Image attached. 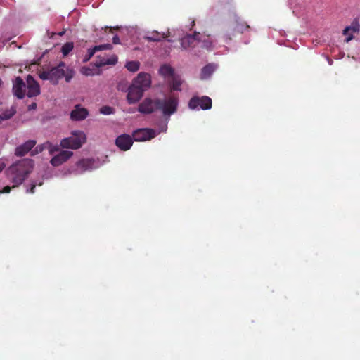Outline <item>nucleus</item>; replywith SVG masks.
<instances>
[{"label": "nucleus", "instance_id": "nucleus-1", "mask_svg": "<svg viewBox=\"0 0 360 360\" xmlns=\"http://www.w3.org/2000/svg\"><path fill=\"white\" fill-rule=\"evenodd\" d=\"M178 99L174 97L168 98L153 100L145 98L140 103L138 110L142 114H150L155 110H160L165 116H170L176 111Z\"/></svg>", "mask_w": 360, "mask_h": 360}, {"label": "nucleus", "instance_id": "nucleus-2", "mask_svg": "<svg viewBox=\"0 0 360 360\" xmlns=\"http://www.w3.org/2000/svg\"><path fill=\"white\" fill-rule=\"evenodd\" d=\"M75 72L66 68L65 63L60 62L56 67L49 71H42L39 76L43 80H49L51 84L56 85L60 79L65 77L67 82H70L73 77Z\"/></svg>", "mask_w": 360, "mask_h": 360}, {"label": "nucleus", "instance_id": "nucleus-3", "mask_svg": "<svg viewBox=\"0 0 360 360\" xmlns=\"http://www.w3.org/2000/svg\"><path fill=\"white\" fill-rule=\"evenodd\" d=\"M34 162L30 158H24L12 164L6 170L12 180H25L33 171Z\"/></svg>", "mask_w": 360, "mask_h": 360}, {"label": "nucleus", "instance_id": "nucleus-4", "mask_svg": "<svg viewBox=\"0 0 360 360\" xmlns=\"http://www.w3.org/2000/svg\"><path fill=\"white\" fill-rule=\"evenodd\" d=\"M86 137L82 131H74L72 136L61 140L60 146L63 148L77 150L86 142Z\"/></svg>", "mask_w": 360, "mask_h": 360}, {"label": "nucleus", "instance_id": "nucleus-5", "mask_svg": "<svg viewBox=\"0 0 360 360\" xmlns=\"http://www.w3.org/2000/svg\"><path fill=\"white\" fill-rule=\"evenodd\" d=\"M102 163L98 158H83L77 161L72 167L71 172L82 174L92 171L101 166Z\"/></svg>", "mask_w": 360, "mask_h": 360}, {"label": "nucleus", "instance_id": "nucleus-6", "mask_svg": "<svg viewBox=\"0 0 360 360\" xmlns=\"http://www.w3.org/2000/svg\"><path fill=\"white\" fill-rule=\"evenodd\" d=\"M188 108L193 110H209L212 108V99L206 96H193L188 102Z\"/></svg>", "mask_w": 360, "mask_h": 360}, {"label": "nucleus", "instance_id": "nucleus-7", "mask_svg": "<svg viewBox=\"0 0 360 360\" xmlns=\"http://www.w3.org/2000/svg\"><path fill=\"white\" fill-rule=\"evenodd\" d=\"M156 131L152 129L141 128L133 131L132 138L134 141H146L155 138Z\"/></svg>", "mask_w": 360, "mask_h": 360}, {"label": "nucleus", "instance_id": "nucleus-8", "mask_svg": "<svg viewBox=\"0 0 360 360\" xmlns=\"http://www.w3.org/2000/svg\"><path fill=\"white\" fill-rule=\"evenodd\" d=\"M150 75L145 72H140L137 77L134 79L132 82V84L136 87H139L143 91L150 87Z\"/></svg>", "mask_w": 360, "mask_h": 360}, {"label": "nucleus", "instance_id": "nucleus-9", "mask_svg": "<svg viewBox=\"0 0 360 360\" xmlns=\"http://www.w3.org/2000/svg\"><path fill=\"white\" fill-rule=\"evenodd\" d=\"M127 100L129 104L137 103L143 96V91L134 84H131L127 89Z\"/></svg>", "mask_w": 360, "mask_h": 360}, {"label": "nucleus", "instance_id": "nucleus-10", "mask_svg": "<svg viewBox=\"0 0 360 360\" xmlns=\"http://www.w3.org/2000/svg\"><path fill=\"white\" fill-rule=\"evenodd\" d=\"M27 89V82L25 83L20 77H17L13 81V94L19 99L25 97Z\"/></svg>", "mask_w": 360, "mask_h": 360}, {"label": "nucleus", "instance_id": "nucleus-11", "mask_svg": "<svg viewBox=\"0 0 360 360\" xmlns=\"http://www.w3.org/2000/svg\"><path fill=\"white\" fill-rule=\"evenodd\" d=\"M133 138L129 134H121L115 140L116 146L123 151L128 150L133 144Z\"/></svg>", "mask_w": 360, "mask_h": 360}, {"label": "nucleus", "instance_id": "nucleus-12", "mask_svg": "<svg viewBox=\"0 0 360 360\" xmlns=\"http://www.w3.org/2000/svg\"><path fill=\"white\" fill-rule=\"evenodd\" d=\"M37 141L35 140H28L22 144L17 146L15 149V155L17 157H22L27 155L29 152L31 153L32 149L36 145Z\"/></svg>", "mask_w": 360, "mask_h": 360}, {"label": "nucleus", "instance_id": "nucleus-13", "mask_svg": "<svg viewBox=\"0 0 360 360\" xmlns=\"http://www.w3.org/2000/svg\"><path fill=\"white\" fill-rule=\"evenodd\" d=\"M200 33L198 32H195L193 34H186L185 37H182L180 40L181 41V47L183 50H186L190 47L193 46V43L195 41H200L201 39L199 37Z\"/></svg>", "mask_w": 360, "mask_h": 360}, {"label": "nucleus", "instance_id": "nucleus-14", "mask_svg": "<svg viewBox=\"0 0 360 360\" xmlns=\"http://www.w3.org/2000/svg\"><path fill=\"white\" fill-rule=\"evenodd\" d=\"M27 96L30 98L38 96L40 94L39 85L32 76L27 77Z\"/></svg>", "mask_w": 360, "mask_h": 360}, {"label": "nucleus", "instance_id": "nucleus-15", "mask_svg": "<svg viewBox=\"0 0 360 360\" xmlns=\"http://www.w3.org/2000/svg\"><path fill=\"white\" fill-rule=\"evenodd\" d=\"M89 115L88 110L82 107L78 104L75 106V108L70 112V118L74 121H81L84 120Z\"/></svg>", "mask_w": 360, "mask_h": 360}, {"label": "nucleus", "instance_id": "nucleus-16", "mask_svg": "<svg viewBox=\"0 0 360 360\" xmlns=\"http://www.w3.org/2000/svg\"><path fill=\"white\" fill-rule=\"evenodd\" d=\"M72 155V151L62 150L51 158L50 163L54 167L59 166L70 159Z\"/></svg>", "mask_w": 360, "mask_h": 360}, {"label": "nucleus", "instance_id": "nucleus-17", "mask_svg": "<svg viewBox=\"0 0 360 360\" xmlns=\"http://www.w3.org/2000/svg\"><path fill=\"white\" fill-rule=\"evenodd\" d=\"M169 32L167 34L161 33L156 30L152 32H148L146 35L143 36V39L147 41H161L163 39L167 38L169 36Z\"/></svg>", "mask_w": 360, "mask_h": 360}, {"label": "nucleus", "instance_id": "nucleus-18", "mask_svg": "<svg viewBox=\"0 0 360 360\" xmlns=\"http://www.w3.org/2000/svg\"><path fill=\"white\" fill-rule=\"evenodd\" d=\"M217 66L214 63H209L205 67H203L200 72V79H207L210 78L212 73L217 69Z\"/></svg>", "mask_w": 360, "mask_h": 360}, {"label": "nucleus", "instance_id": "nucleus-19", "mask_svg": "<svg viewBox=\"0 0 360 360\" xmlns=\"http://www.w3.org/2000/svg\"><path fill=\"white\" fill-rule=\"evenodd\" d=\"M159 73L164 77H173L174 75V70L169 65H162L159 70Z\"/></svg>", "mask_w": 360, "mask_h": 360}, {"label": "nucleus", "instance_id": "nucleus-20", "mask_svg": "<svg viewBox=\"0 0 360 360\" xmlns=\"http://www.w3.org/2000/svg\"><path fill=\"white\" fill-rule=\"evenodd\" d=\"M16 113L15 108L12 106L9 109H6L0 114L1 120H7L11 119Z\"/></svg>", "mask_w": 360, "mask_h": 360}, {"label": "nucleus", "instance_id": "nucleus-21", "mask_svg": "<svg viewBox=\"0 0 360 360\" xmlns=\"http://www.w3.org/2000/svg\"><path fill=\"white\" fill-rule=\"evenodd\" d=\"M360 25L356 20H354L351 25L346 27L343 30V34L347 35V32H359Z\"/></svg>", "mask_w": 360, "mask_h": 360}, {"label": "nucleus", "instance_id": "nucleus-22", "mask_svg": "<svg viewBox=\"0 0 360 360\" xmlns=\"http://www.w3.org/2000/svg\"><path fill=\"white\" fill-rule=\"evenodd\" d=\"M127 69L132 72H135L139 70L140 67V63L138 61H129L125 65Z\"/></svg>", "mask_w": 360, "mask_h": 360}, {"label": "nucleus", "instance_id": "nucleus-23", "mask_svg": "<svg viewBox=\"0 0 360 360\" xmlns=\"http://www.w3.org/2000/svg\"><path fill=\"white\" fill-rule=\"evenodd\" d=\"M47 146H48V141H46L42 144L38 145L31 151L30 155L34 156L37 154L41 153L45 149H47Z\"/></svg>", "mask_w": 360, "mask_h": 360}, {"label": "nucleus", "instance_id": "nucleus-24", "mask_svg": "<svg viewBox=\"0 0 360 360\" xmlns=\"http://www.w3.org/2000/svg\"><path fill=\"white\" fill-rule=\"evenodd\" d=\"M117 62V58L116 56H112L110 58H106L101 60L98 64V66H102L105 65H115Z\"/></svg>", "mask_w": 360, "mask_h": 360}, {"label": "nucleus", "instance_id": "nucleus-25", "mask_svg": "<svg viewBox=\"0 0 360 360\" xmlns=\"http://www.w3.org/2000/svg\"><path fill=\"white\" fill-rule=\"evenodd\" d=\"M73 47V43H65L61 48V52L64 56H67L72 50Z\"/></svg>", "mask_w": 360, "mask_h": 360}, {"label": "nucleus", "instance_id": "nucleus-26", "mask_svg": "<svg viewBox=\"0 0 360 360\" xmlns=\"http://www.w3.org/2000/svg\"><path fill=\"white\" fill-rule=\"evenodd\" d=\"M181 85V80L176 77L174 75L172 77V88L173 90L176 91H180V86Z\"/></svg>", "mask_w": 360, "mask_h": 360}, {"label": "nucleus", "instance_id": "nucleus-27", "mask_svg": "<svg viewBox=\"0 0 360 360\" xmlns=\"http://www.w3.org/2000/svg\"><path fill=\"white\" fill-rule=\"evenodd\" d=\"M99 111L103 115H109L114 113L115 109L110 106L105 105L101 108Z\"/></svg>", "mask_w": 360, "mask_h": 360}, {"label": "nucleus", "instance_id": "nucleus-28", "mask_svg": "<svg viewBox=\"0 0 360 360\" xmlns=\"http://www.w3.org/2000/svg\"><path fill=\"white\" fill-rule=\"evenodd\" d=\"M47 149L51 155H53L54 153L60 150V147L58 146H53L51 143L48 141Z\"/></svg>", "mask_w": 360, "mask_h": 360}, {"label": "nucleus", "instance_id": "nucleus-29", "mask_svg": "<svg viewBox=\"0 0 360 360\" xmlns=\"http://www.w3.org/2000/svg\"><path fill=\"white\" fill-rule=\"evenodd\" d=\"M202 44V47L204 48V49H208V50H210L212 47V42L209 40V39H205V40H202L200 41Z\"/></svg>", "mask_w": 360, "mask_h": 360}, {"label": "nucleus", "instance_id": "nucleus-30", "mask_svg": "<svg viewBox=\"0 0 360 360\" xmlns=\"http://www.w3.org/2000/svg\"><path fill=\"white\" fill-rule=\"evenodd\" d=\"M95 49H96V51H101V50H110L112 48V46L110 44H102V45H99V46H95Z\"/></svg>", "mask_w": 360, "mask_h": 360}, {"label": "nucleus", "instance_id": "nucleus-31", "mask_svg": "<svg viewBox=\"0 0 360 360\" xmlns=\"http://www.w3.org/2000/svg\"><path fill=\"white\" fill-rule=\"evenodd\" d=\"M96 51H96V49H95V47H94L93 49H89L88 54H87V56H86L84 60L85 61L89 60L94 55Z\"/></svg>", "mask_w": 360, "mask_h": 360}, {"label": "nucleus", "instance_id": "nucleus-32", "mask_svg": "<svg viewBox=\"0 0 360 360\" xmlns=\"http://www.w3.org/2000/svg\"><path fill=\"white\" fill-rule=\"evenodd\" d=\"M112 42L113 44H118L120 43V38L117 35H115L112 38Z\"/></svg>", "mask_w": 360, "mask_h": 360}, {"label": "nucleus", "instance_id": "nucleus-33", "mask_svg": "<svg viewBox=\"0 0 360 360\" xmlns=\"http://www.w3.org/2000/svg\"><path fill=\"white\" fill-rule=\"evenodd\" d=\"M11 188L8 186H6L4 188L3 191H0V193H9L10 191H11Z\"/></svg>", "mask_w": 360, "mask_h": 360}, {"label": "nucleus", "instance_id": "nucleus-34", "mask_svg": "<svg viewBox=\"0 0 360 360\" xmlns=\"http://www.w3.org/2000/svg\"><path fill=\"white\" fill-rule=\"evenodd\" d=\"M36 108H37L36 103H31L30 105H28V110H35Z\"/></svg>", "mask_w": 360, "mask_h": 360}, {"label": "nucleus", "instance_id": "nucleus-35", "mask_svg": "<svg viewBox=\"0 0 360 360\" xmlns=\"http://www.w3.org/2000/svg\"><path fill=\"white\" fill-rule=\"evenodd\" d=\"M30 186H31L30 189V190H27L26 192L27 193L30 192V193H34V188H35L36 185L35 184H30Z\"/></svg>", "mask_w": 360, "mask_h": 360}, {"label": "nucleus", "instance_id": "nucleus-36", "mask_svg": "<svg viewBox=\"0 0 360 360\" xmlns=\"http://www.w3.org/2000/svg\"><path fill=\"white\" fill-rule=\"evenodd\" d=\"M347 38L345 39V41L346 42H349V41H351L352 39H353V36L352 34H349V35H347Z\"/></svg>", "mask_w": 360, "mask_h": 360}, {"label": "nucleus", "instance_id": "nucleus-37", "mask_svg": "<svg viewBox=\"0 0 360 360\" xmlns=\"http://www.w3.org/2000/svg\"><path fill=\"white\" fill-rule=\"evenodd\" d=\"M5 165L4 163L0 162V172L4 169Z\"/></svg>", "mask_w": 360, "mask_h": 360}, {"label": "nucleus", "instance_id": "nucleus-38", "mask_svg": "<svg viewBox=\"0 0 360 360\" xmlns=\"http://www.w3.org/2000/svg\"><path fill=\"white\" fill-rule=\"evenodd\" d=\"M237 29L238 30V31L242 32L244 31L243 26H241L240 27H238Z\"/></svg>", "mask_w": 360, "mask_h": 360}, {"label": "nucleus", "instance_id": "nucleus-39", "mask_svg": "<svg viewBox=\"0 0 360 360\" xmlns=\"http://www.w3.org/2000/svg\"><path fill=\"white\" fill-rule=\"evenodd\" d=\"M349 32H347V35L350 34H349Z\"/></svg>", "mask_w": 360, "mask_h": 360}, {"label": "nucleus", "instance_id": "nucleus-40", "mask_svg": "<svg viewBox=\"0 0 360 360\" xmlns=\"http://www.w3.org/2000/svg\"><path fill=\"white\" fill-rule=\"evenodd\" d=\"M249 26L248 25H245V28H248Z\"/></svg>", "mask_w": 360, "mask_h": 360}]
</instances>
